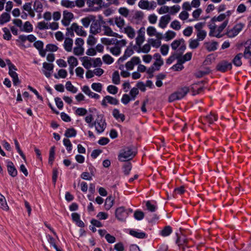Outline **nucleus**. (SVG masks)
<instances>
[{
  "instance_id": "14",
  "label": "nucleus",
  "mask_w": 251,
  "mask_h": 251,
  "mask_svg": "<svg viewBox=\"0 0 251 251\" xmlns=\"http://www.w3.org/2000/svg\"><path fill=\"white\" fill-rule=\"evenodd\" d=\"M129 234L132 236L139 239H144L147 237V235L145 232H138L133 229L130 230Z\"/></svg>"
},
{
  "instance_id": "10",
  "label": "nucleus",
  "mask_w": 251,
  "mask_h": 251,
  "mask_svg": "<svg viewBox=\"0 0 251 251\" xmlns=\"http://www.w3.org/2000/svg\"><path fill=\"white\" fill-rule=\"evenodd\" d=\"M72 26L74 28V31L77 35L83 37L86 36L87 33L82 26L79 27L75 23H73Z\"/></svg>"
},
{
  "instance_id": "21",
  "label": "nucleus",
  "mask_w": 251,
  "mask_h": 251,
  "mask_svg": "<svg viewBox=\"0 0 251 251\" xmlns=\"http://www.w3.org/2000/svg\"><path fill=\"white\" fill-rule=\"evenodd\" d=\"M113 117L116 119H120L122 122H124L125 120V116L124 114L120 113L118 109H114L112 112Z\"/></svg>"
},
{
  "instance_id": "62",
  "label": "nucleus",
  "mask_w": 251,
  "mask_h": 251,
  "mask_svg": "<svg viewBox=\"0 0 251 251\" xmlns=\"http://www.w3.org/2000/svg\"><path fill=\"white\" fill-rule=\"evenodd\" d=\"M147 34L150 36H152L155 35L156 30L153 26H149L147 29Z\"/></svg>"
},
{
  "instance_id": "45",
  "label": "nucleus",
  "mask_w": 251,
  "mask_h": 251,
  "mask_svg": "<svg viewBox=\"0 0 251 251\" xmlns=\"http://www.w3.org/2000/svg\"><path fill=\"white\" fill-rule=\"evenodd\" d=\"M73 51L75 55H82L84 53V49L82 47H75L74 48Z\"/></svg>"
},
{
  "instance_id": "8",
  "label": "nucleus",
  "mask_w": 251,
  "mask_h": 251,
  "mask_svg": "<svg viewBox=\"0 0 251 251\" xmlns=\"http://www.w3.org/2000/svg\"><path fill=\"white\" fill-rule=\"evenodd\" d=\"M7 168L8 174L10 176L13 177L17 176V170L12 161H7Z\"/></svg>"
},
{
  "instance_id": "24",
  "label": "nucleus",
  "mask_w": 251,
  "mask_h": 251,
  "mask_svg": "<svg viewBox=\"0 0 251 251\" xmlns=\"http://www.w3.org/2000/svg\"><path fill=\"white\" fill-rule=\"evenodd\" d=\"M114 200L113 197L110 196L108 197L105 201L104 207L107 210H109L114 204Z\"/></svg>"
},
{
  "instance_id": "29",
  "label": "nucleus",
  "mask_w": 251,
  "mask_h": 251,
  "mask_svg": "<svg viewBox=\"0 0 251 251\" xmlns=\"http://www.w3.org/2000/svg\"><path fill=\"white\" fill-rule=\"evenodd\" d=\"M55 147L52 146L50 148L49 153V164L52 165L54 160Z\"/></svg>"
},
{
  "instance_id": "40",
  "label": "nucleus",
  "mask_w": 251,
  "mask_h": 251,
  "mask_svg": "<svg viewBox=\"0 0 251 251\" xmlns=\"http://www.w3.org/2000/svg\"><path fill=\"white\" fill-rule=\"evenodd\" d=\"M138 6L143 9H150L149 2L148 0H141L138 3Z\"/></svg>"
},
{
  "instance_id": "33",
  "label": "nucleus",
  "mask_w": 251,
  "mask_h": 251,
  "mask_svg": "<svg viewBox=\"0 0 251 251\" xmlns=\"http://www.w3.org/2000/svg\"><path fill=\"white\" fill-rule=\"evenodd\" d=\"M112 82L116 85L120 83V77L117 71H115L112 74Z\"/></svg>"
},
{
  "instance_id": "34",
  "label": "nucleus",
  "mask_w": 251,
  "mask_h": 251,
  "mask_svg": "<svg viewBox=\"0 0 251 251\" xmlns=\"http://www.w3.org/2000/svg\"><path fill=\"white\" fill-rule=\"evenodd\" d=\"M14 141L15 147L17 151V152L19 153V154L22 157V158L24 160H25V159H26L25 156L24 154V153H23V151L21 150L18 140L16 139H15L14 140Z\"/></svg>"
},
{
  "instance_id": "23",
  "label": "nucleus",
  "mask_w": 251,
  "mask_h": 251,
  "mask_svg": "<svg viewBox=\"0 0 251 251\" xmlns=\"http://www.w3.org/2000/svg\"><path fill=\"white\" fill-rule=\"evenodd\" d=\"M95 16L89 15L88 17L84 18L81 19V22L83 26L85 27H88L92 21H94Z\"/></svg>"
},
{
  "instance_id": "61",
  "label": "nucleus",
  "mask_w": 251,
  "mask_h": 251,
  "mask_svg": "<svg viewBox=\"0 0 251 251\" xmlns=\"http://www.w3.org/2000/svg\"><path fill=\"white\" fill-rule=\"evenodd\" d=\"M96 42L97 40L96 38L92 35H89L87 41L88 45L90 46H93L96 43Z\"/></svg>"
},
{
  "instance_id": "42",
  "label": "nucleus",
  "mask_w": 251,
  "mask_h": 251,
  "mask_svg": "<svg viewBox=\"0 0 251 251\" xmlns=\"http://www.w3.org/2000/svg\"><path fill=\"white\" fill-rule=\"evenodd\" d=\"M151 50V45L149 44L144 45L141 49L140 47L137 50L138 52H143L144 53H148Z\"/></svg>"
},
{
  "instance_id": "20",
  "label": "nucleus",
  "mask_w": 251,
  "mask_h": 251,
  "mask_svg": "<svg viewBox=\"0 0 251 251\" xmlns=\"http://www.w3.org/2000/svg\"><path fill=\"white\" fill-rule=\"evenodd\" d=\"M203 119L208 122L210 124H212L214 123V122L217 120L218 118L217 116L212 113V112H210L209 114L206 115L203 118Z\"/></svg>"
},
{
  "instance_id": "44",
  "label": "nucleus",
  "mask_w": 251,
  "mask_h": 251,
  "mask_svg": "<svg viewBox=\"0 0 251 251\" xmlns=\"http://www.w3.org/2000/svg\"><path fill=\"white\" fill-rule=\"evenodd\" d=\"M102 59L103 62L107 64H111L114 62V59L109 54L104 55Z\"/></svg>"
},
{
  "instance_id": "27",
  "label": "nucleus",
  "mask_w": 251,
  "mask_h": 251,
  "mask_svg": "<svg viewBox=\"0 0 251 251\" xmlns=\"http://www.w3.org/2000/svg\"><path fill=\"white\" fill-rule=\"evenodd\" d=\"M43 4L39 0H35L34 4V10L38 13H41L43 11Z\"/></svg>"
},
{
  "instance_id": "64",
  "label": "nucleus",
  "mask_w": 251,
  "mask_h": 251,
  "mask_svg": "<svg viewBox=\"0 0 251 251\" xmlns=\"http://www.w3.org/2000/svg\"><path fill=\"white\" fill-rule=\"evenodd\" d=\"M169 46L166 44L163 45L160 48L161 53L163 55H166L167 54L169 50Z\"/></svg>"
},
{
  "instance_id": "41",
  "label": "nucleus",
  "mask_w": 251,
  "mask_h": 251,
  "mask_svg": "<svg viewBox=\"0 0 251 251\" xmlns=\"http://www.w3.org/2000/svg\"><path fill=\"white\" fill-rule=\"evenodd\" d=\"M2 30L4 32V34L3 35V39L6 40H11L12 35L9 30L7 27H4L2 28Z\"/></svg>"
},
{
  "instance_id": "22",
  "label": "nucleus",
  "mask_w": 251,
  "mask_h": 251,
  "mask_svg": "<svg viewBox=\"0 0 251 251\" xmlns=\"http://www.w3.org/2000/svg\"><path fill=\"white\" fill-rule=\"evenodd\" d=\"M243 56H244L242 53H239L237 54L232 60V63L233 64L237 67L241 66L242 64L241 59Z\"/></svg>"
},
{
  "instance_id": "39",
  "label": "nucleus",
  "mask_w": 251,
  "mask_h": 251,
  "mask_svg": "<svg viewBox=\"0 0 251 251\" xmlns=\"http://www.w3.org/2000/svg\"><path fill=\"white\" fill-rule=\"evenodd\" d=\"M107 102L113 105H117L119 104V100L111 96H106L105 97Z\"/></svg>"
},
{
  "instance_id": "59",
  "label": "nucleus",
  "mask_w": 251,
  "mask_h": 251,
  "mask_svg": "<svg viewBox=\"0 0 251 251\" xmlns=\"http://www.w3.org/2000/svg\"><path fill=\"white\" fill-rule=\"evenodd\" d=\"M87 113V111L84 108H78L75 112V114L79 116H84Z\"/></svg>"
},
{
  "instance_id": "38",
  "label": "nucleus",
  "mask_w": 251,
  "mask_h": 251,
  "mask_svg": "<svg viewBox=\"0 0 251 251\" xmlns=\"http://www.w3.org/2000/svg\"><path fill=\"white\" fill-rule=\"evenodd\" d=\"M61 4L63 6L67 8H73L75 6L74 1L69 0H62Z\"/></svg>"
},
{
  "instance_id": "1",
  "label": "nucleus",
  "mask_w": 251,
  "mask_h": 251,
  "mask_svg": "<svg viewBox=\"0 0 251 251\" xmlns=\"http://www.w3.org/2000/svg\"><path fill=\"white\" fill-rule=\"evenodd\" d=\"M133 146L124 147L120 151L118 159L121 162L129 161L136 155V152L133 151Z\"/></svg>"
},
{
  "instance_id": "63",
  "label": "nucleus",
  "mask_w": 251,
  "mask_h": 251,
  "mask_svg": "<svg viewBox=\"0 0 251 251\" xmlns=\"http://www.w3.org/2000/svg\"><path fill=\"white\" fill-rule=\"evenodd\" d=\"M119 12L125 17H127L129 14V10L126 7H121L119 9Z\"/></svg>"
},
{
  "instance_id": "50",
  "label": "nucleus",
  "mask_w": 251,
  "mask_h": 251,
  "mask_svg": "<svg viewBox=\"0 0 251 251\" xmlns=\"http://www.w3.org/2000/svg\"><path fill=\"white\" fill-rule=\"evenodd\" d=\"M110 50L112 54L118 56L121 53V47L118 45L116 46L115 47L111 48Z\"/></svg>"
},
{
  "instance_id": "19",
  "label": "nucleus",
  "mask_w": 251,
  "mask_h": 251,
  "mask_svg": "<svg viewBox=\"0 0 251 251\" xmlns=\"http://www.w3.org/2000/svg\"><path fill=\"white\" fill-rule=\"evenodd\" d=\"M10 15L7 12L3 13L0 16V25H3L10 20Z\"/></svg>"
},
{
  "instance_id": "4",
  "label": "nucleus",
  "mask_w": 251,
  "mask_h": 251,
  "mask_svg": "<svg viewBox=\"0 0 251 251\" xmlns=\"http://www.w3.org/2000/svg\"><path fill=\"white\" fill-rule=\"evenodd\" d=\"M244 26V24H237L232 29L227 30L226 33H225V34L229 38H233L238 34V33L242 30Z\"/></svg>"
},
{
  "instance_id": "26",
  "label": "nucleus",
  "mask_w": 251,
  "mask_h": 251,
  "mask_svg": "<svg viewBox=\"0 0 251 251\" xmlns=\"http://www.w3.org/2000/svg\"><path fill=\"white\" fill-rule=\"evenodd\" d=\"M0 208L5 211H7L9 209L5 198L1 194H0Z\"/></svg>"
},
{
  "instance_id": "60",
  "label": "nucleus",
  "mask_w": 251,
  "mask_h": 251,
  "mask_svg": "<svg viewBox=\"0 0 251 251\" xmlns=\"http://www.w3.org/2000/svg\"><path fill=\"white\" fill-rule=\"evenodd\" d=\"M148 42L151 45V46L156 48H159L161 45V41H156L155 40L153 39H149Z\"/></svg>"
},
{
  "instance_id": "32",
  "label": "nucleus",
  "mask_w": 251,
  "mask_h": 251,
  "mask_svg": "<svg viewBox=\"0 0 251 251\" xmlns=\"http://www.w3.org/2000/svg\"><path fill=\"white\" fill-rule=\"evenodd\" d=\"M125 32L126 33L128 37L131 39L133 38L135 35L134 29L130 26H128L125 28Z\"/></svg>"
},
{
  "instance_id": "53",
  "label": "nucleus",
  "mask_w": 251,
  "mask_h": 251,
  "mask_svg": "<svg viewBox=\"0 0 251 251\" xmlns=\"http://www.w3.org/2000/svg\"><path fill=\"white\" fill-rule=\"evenodd\" d=\"M107 90L109 93L115 95L117 93L118 88L114 85H110L107 87Z\"/></svg>"
},
{
  "instance_id": "58",
  "label": "nucleus",
  "mask_w": 251,
  "mask_h": 251,
  "mask_svg": "<svg viewBox=\"0 0 251 251\" xmlns=\"http://www.w3.org/2000/svg\"><path fill=\"white\" fill-rule=\"evenodd\" d=\"M171 27L176 30H178L180 29L181 25L178 21L174 20L172 22Z\"/></svg>"
},
{
  "instance_id": "35",
  "label": "nucleus",
  "mask_w": 251,
  "mask_h": 251,
  "mask_svg": "<svg viewBox=\"0 0 251 251\" xmlns=\"http://www.w3.org/2000/svg\"><path fill=\"white\" fill-rule=\"evenodd\" d=\"M183 42H184V40L183 38L179 40H176L172 43L171 47L173 50H176L181 44V43Z\"/></svg>"
},
{
  "instance_id": "49",
  "label": "nucleus",
  "mask_w": 251,
  "mask_h": 251,
  "mask_svg": "<svg viewBox=\"0 0 251 251\" xmlns=\"http://www.w3.org/2000/svg\"><path fill=\"white\" fill-rule=\"evenodd\" d=\"M74 18V15L72 13L69 12L67 10L63 11V19L67 21H71Z\"/></svg>"
},
{
  "instance_id": "18",
  "label": "nucleus",
  "mask_w": 251,
  "mask_h": 251,
  "mask_svg": "<svg viewBox=\"0 0 251 251\" xmlns=\"http://www.w3.org/2000/svg\"><path fill=\"white\" fill-rule=\"evenodd\" d=\"M73 44V40L72 38H66L64 43V49L67 51H71L72 50V46Z\"/></svg>"
},
{
  "instance_id": "12",
  "label": "nucleus",
  "mask_w": 251,
  "mask_h": 251,
  "mask_svg": "<svg viewBox=\"0 0 251 251\" xmlns=\"http://www.w3.org/2000/svg\"><path fill=\"white\" fill-rule=\"evenodd\" d=\"M171 19V16L168 14L165 15L161 17L159 20V27H160L162 28H165L168 24L170 22Z\"/></svg>"
},
{
  "instance_id": "15",
  "label": "nucleus",
  "mask_w": 251,
  "mask_h": 251,
  "mask_svg": "<svg viewBox=\"0 0 251 251\" xmlns=\"http://www.w3.org/2000/svg\"><path fill=\"white\" fill-rule=\"evenodd\" d=\"M205 48L208 51H215L217 49L218 43L216 41H213L211 43L205 42Z\"/></svg>"
},
{
  "instance_id": "31",
  "label": "nucleus",
  "mask_w": 251,
  "mask_h": 251,
  "mask_svg": "<svg viewBox=\"0 0 251 251\" xmlns=\"http://www.w3.org/2000/svg\"><path fill=\"white\" fill-rule=\"evenodd\" d=\"M211 72V70L209 68L206 67L203 71H199L195 75L197 78H201L205 75H208Z\"/></svg>"
},
{
  "instance_id": "17",
  "label": "nucleus",
  "mask_w": 251,
  "mask_h": 251,
  "mask_svg": "<svg viewBox=\"0 0 251 251\" xmlns=\"http://www.w3.org/2000/svg\"><path fill=\"white\" fill-rule=\"evenodd\" d=\"M80 59L82 61V65L85 68L89 69L92 66V64L90 62V60H92V58L87 56H84L80 57Z\"/></svg>"
},
{
  "instance_id": "28",
  "label": "nucleus",
  "mask_w": 251,
  "mask_h": 251,
  "mask_svg": "<svg viewBox=\"0 0 251 251\" xmlns=\"http://www.w3.org/2000/svg\"><path fill=\"white\" fill-rule=\"evenodd\" d=\"M21 30L26 32H30L33 31V26L29 22L26 21L23 27L21 28Z\"/></svg>"
},
{
  "instance_id": "52",
  "label": "nucleus",
  "mask_w": 251,
  "mask_h": 251,
  "mask_svg": "<svg viewBox=\"0 0 251 251\" xmlns=\"http://www.w3.org/2000/svg\"><path fill=\"white\" fill-rule=\"evenodd\" d=\"M102 86V84L100 83H93L91 85L92 88L98 92L101 91Z\"/></svg>"
},
{
  "instance_id": "56",
  "label": "nucleus",
  "mask_w": 251,
  "mask_h": 251,
  "mask_svg": "<svg viewBox=\"0 0 251 251\" xmlns=\"http://www.w3.org/2000/svg\"><path fill=\"white\" fill-rule=\"evenodd\" d=\"M58 48L57 46L52 44H49L46 46V50L49 51H56L58 50Z\"/></svg>"
},
{
  "instance_id": "2",
  "label": "nucleus",
  "mask_w": 251,
  "mask_h": 251,
  "mask_svg": "<svg viewBox=\"0 0 251 251\" xmlns=\"http://www.w3.org/2000/svg\"><path fill=\"white\" fill-rule=\"evenodd\" d=\"M189 91V87L187 86L178 88L177 91L170 95L168 100L169 102H173L176 100H181L187 95Z\"/></svg>"
},
{
  "instance_id": "13",
  "label": "nucleus",
  "mask_w": 251,
  "mask_h": 251,
  "mask_svg": "<svg viewBox=\"0 0 251 251\" xmlns=\"http://www.w3.org/2000/svg\"><path fill=\"white\" fill-rule=\"evenodd\" d=\"M176 236L177 238L176 240V244L182 251H185V246L187 242V240L184 237L181 238V237H179L178 233H176Z\"/></svg>"
},
{
  "instance_id": "37",
  "label": "nucleus",
  "mask_w": 251,
  "mask_h": 251,
  "mask_svg": "<svg viewBox=\"0 0 251 251\" xmlns=\"http://www.w3.org/2000/svg\"><path fill=\"white\" fill-rule=\"evenodd\" d=\"M145 216L144 213L139 210H136L134 213V218L138 221L142 220Z\"/></svg>"
},
{
  "instance_id": "30",
  "label": "nucleus",
  "mask_w": 251,
  "mask_h": 251,
  "mask_svg": "<svg viewBox=\"0 0 251 251\" xmlns=\"http://www.w3.org/2000/svg\"><path fill=\"white\" fill-rule=\"evenodd\" d=\"M172 232V228L170 226H165L160 231V234L164 237L169 236Z\"/></svg>"
},
{
  "instance_id": "47",
  "label": "nucleus",
  "mask_w": 251,
  "mask_h": 251,
  "mask_svg": "<svg viewBox=\"0 0 251 251\" xmlns=\"http://www.w3.org/2000/svg\"><path fill=\"white\" fill-rule=\"evenodd\" d=\"M146 206L147 209L151 212H155L157 209V206L155 205L152 204L150 201L146 202Z\"/></svg>"
},
{
  "instance_id": "48",
  "label": "nucleus",
  "mask_w": 251,
  "mask_h": 251,
  "mask_svg": "<svg viewBox=\"0 0 251 251\" xmlns=\"http://www.w3.org/2000/svg\"><path fill=\"white\" fill-rule=\"evenodd\" d=\"M226 17V15L225 14H221L218 17L214 16V17H213L211 19V21L213 23L215 22L216 21L222 22L225 19Z\"/></svg>"
},
{
  "instance_id": "3",
  "label": "nucleus",
  "mask_w": 251,
  "mask_h": 251,
  "mask_svg": "<svg viewBox=\"0 0 251 251\" xmlns=\"http://www.w3.org/2000/svg\"><path fill=\"white\" fill-rule=\"evenodd\" d=\"M96 123V130L98 133H101L104 131L106 127V123L103 114L97 115V118L95 121Z\"/></svg>"
},
{
  "instance_id": "5",
  "label": "nucleus",
  "mask_w": 251,
  "mask_h": 251,
  "mask_svg": "<svg viewBox=\"0 0 251 251\" xmlns=\"http://www.w3.org/2000/svg\"><path fill=\"white\" fill-rule=\"evenodd\" d=\"M128 216V212L124 206L117 208L115 210L116 218L120 221H125Z\"/></svg>"
},
{
  "instance_id": "16",
  "label": "nucleus",
  "mask_w": 251,
  "mask_h": 251,
  "mask_svg": "<svg viewBox=\"0 0 251 251\" xmlns=\"http://www.w3.org/2000/svg\"><path fill=\"white\" fill-rule=\"evenodd\" d=\"M132 169V164L129 161H126L122 166L123 172L125 176H128Z\"/></svg>"
},
{
  "instance_id": "55",
  "label": "nucleus",
  "mask_w": 251,
  "mask_h": 251,
  "mask_svg": "<svg viewBox=\"0 0 251 251\" xmlns=\"http://www.w3.org/2000/svg\"><path fill=\"white\" fill-rule=\"evenodd\" d=\"M197 40L199 41H202L206 36V32L205 30L198 31L197 34Z\"/></svg>"
},
{
  "instance_id": "9",
  "label": "nucleus",
  "mask_w": 251,
  "mask_h": 251,
  "mask_svg": "<svg viewBox=\"0 0 251 251\" xmlns=\"http://www.w3.org/2000/svg\"><path fill=\"white\" fill-rule=\"evenodd\" d=\"M245 49L244 52L243 56L248 59L251 56V40H248L244 44Z\"/></svg>"
},
{
  "instance_id": "43",
  "label": "nucleus",
  "mask_w": 251,
  "mask_h": 251,
  "mask_svg": "<svg viewBox=\"0 0 251 251\" xmlns=\"http://www.w3.org/2000/svg\"><path fill=\"white\" fill-rule=\"evenodd\" d=\"M63 144L66 147L67 151L69 152L72 150V144L70 140L68 138H64L63 139Z\"/></svg>"
},
{
  "instance_id": "6",
  "label": "nucleus",
  "mask_w": 251,
  "mask_h": 251,
  "mask_svg": "<svg viewBox=\"0 0 251 251\" xmlns=\"http://www.w3.org/2000/svg\"><path fill=\"white\" fill-rule=\"evenodd\" d=\"M232 67V65L231 63H229L226 60H222L218 63L216 69L218 71L225 73L228 70H231Z\"/></svg>"
},
{
  "instance_id": "54",
  "label": "nucleus",
  "mask_w": 251,
  "mask_h": 251,
  "mask_svg": "<svg viewBox=\"0 0 251 251\" xmlns=\"http://www.w3.org/2000/svg\"><path fill=\"white\" fill-rule=\"evenodd\" d=\"M198 41L197 39H190L189 41V47L192 49H196L199 45Z\"/></svg>"
},
{
  "instance_id": "7",
  "label": "nucleus",
  "mask_w": 251,
  "mask_h": 251,
  "mask_svg": "<svg viewBox=\"0 0 251 251\" xmlns=\"http://www.w3.org/2000/svg\"><path fill=\"white\" fill-rule=\"evenodd\" d=\"M90 32L91 33L96 35L99 33L100 30V24L98 20H96L95 16L94 21H92Z\"/></svg>"
},
{
  "instance_id": "51",
  "label": "nucleus",
  "mask_w": 251,
  "mask_h": 251,
  "mask_svg": "<svg viewBox=\"0 0 251 251\" xmlns=\"http://www.w3.org/2000/svg\"><path fill=\"white\" fill-rule=\"evenodd\" d=\"M176 35V33L172 30H169L166 33L165 40L169 41L173 39Z\"/></svg>"
},
{
  "instance_id": "25",
  "label": "nucleus",
  "mask_w": 251,
  "mask_h": 251,
  "mask_svg": "<svg viewBox=\"0 0 251 251\" xmlns=\"http://www.w3.org/2000/svg\"><path fill=\"white\" fill-rule=\"evenodd\" d=\"M77 131L74 128H67L65 131L64 135L67 138L75 137L76 135Z\"/></svg>"
},
{
  "instance_id": "36",
  "label": "nucleus",
  "mask_w": 251,
  "mask_h": 251,
  "mask_svg": "<svg viewBox=\"0 0 251 251\" xmlns=\"http://www.w3.org/2000/svg\"><path fill=\"white\" fill-rule=\"evenodd\" d=\"M65 86L68 91L73 93H76L77 91V89L72 84L70 81H68L66 82Z\"/></svg>"
},
{
  "instance_id": "11",
  "label": "nucleus",
  "mask_w": 251,
  "mask_h": 251,
  "mask_svg": "<svg viewBox=\"0 0 251 251\" xmlns=\"http://www.w3.org/2000/svg\"><path fill=\"white\" fill-rule=\"evenodd\" d=\"M43 67L44 69H45L46 70L48 71L49 72H47L46 71H43L44 74L45 75V76L49 78L50 77L51 74L50 73V71H52L54 68V65L52 63H48L47 62H44L43 64Z\"/></svg>"
},
{
  "instance_id": "57",
  "label": "nucleus",
  "mask_w": 251,
  "mask_h": 251,
  "mask_svg": "<svg viewBox=\"0 0 251 251\" xmlns=\"http://www.w3.org/2000/svg\"><path fill=\"white\" fill-rule=\"evenodd\" d=\"M58 173V172L57 169L56 168H53L52 170V181L54 186L55 185L57 181Z\"/></svg>"
},
{
  "instance_id": "46",
  "label": "nucleus",
  "mask_w": 251,
  "mask_h": 251,
  "mask_svg": "<svg viewBox=\"0 0 251 251\" xmlns=\"http://www.w3.org/2000/svg\"><path fill=\"white\" fill-rule=\"evenodd\" d=\"M68 62L69 65L76 67L78 65V61L77 59L73 56H71L68 58Z\"/></svg>"
}]
</instances>
